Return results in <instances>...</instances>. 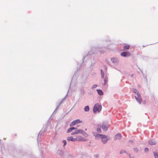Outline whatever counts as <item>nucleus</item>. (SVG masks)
Segmentation results:
<instances>
[{"label":"nucleus","mask_w":158,"mask_h":158,"mask_svg":"<svg viewBox=\"0 0 158 158\" xmlns=\"http://www.w3.org/2000/svg\"><path fill=\"white\" fill-rule=\"evenodd\" d=\"M92 134L96 139L98 140L100 139L104 144L106 143L109 139L108 137L104 135L97 134L94 131H92Z\"/></svg>","instance_id":"nucleus-1"},{"label":"nucleus","mask_w":158,"mask_h":158,"mask_svg":"<svg viewBox=\"0 0 158 158\" xmlns=\"http://www.w3.org/2000/svg\"><path fill=\"white\" fill-rule=\"evenodd\" d=\"M102 108V105L100 104H96L93 108V111L94 113H99L101 110Z\"/></svg>","instance_id":"nucleus-2"},{"label":"nucleus","mask_w":158,"mask_h":158,"mask_svg":"<svg viewBox=\"0 0 158 158\" xmlns=\"http://www.w3.org/2000/svg\"><path fill=\"white\" fill-rule=\"evenodd\" d=\"M135 97L137 101L140 104L142 101V99L140 94H139V92H137L136 95H135Z\"/></svg>","instance_id":"nucleus-3"},{"label":"nucleus","mask_w":158,"mask_h":158,"mask_svg":"<svg viewBox=\"0 0 158 158\" xmlns=\"http://www.w3.org/2000/svg\"><path fill=\"white\" fill-rule=\"evenodd\" d=\"M76 141H86V139L84 138L83 137L79 135H77L76 136Z\"/></svg>","instance_id":"nucleus-4"},{"label":"nucleus","mask_w":158,"mask_h":158,"mask_svg":"<svg viewBox=\"0 0 158 158\" xmlns=\"http://www.w3.org/2000/svg\"><path fill=\"white\" fill-rule=\"evenodd\" d=\"M82 122V121L80 120L79 119H77L73 121L70 124V126H74L79 123H81Z\"/></svg>","instance_id":"nucleus-5"},{"label":"nucleus","mask_w":158,"mask_h":158,"mask_svg":"<svg viewBox=\"0 0 158 158\" xmlns=\"http://www.w3.org/2000/svg\"><path fill=\"white\" fill-rule=\"evenodd\" d=\"M83 130L81 129H78L77 128L76 129L75 132L71 133V135H73L75 134H83Z\"/></svg>","instance_id":"nucleus-6"},{"label":"nucleus","mask_w":158,"mask_h":158,"mask_svg":"<svg viewBox=\"0 0 158 158\" xmlns=\"http://www.w3.org/2000/svg\"><path fill=\"white\" fill-rule=\"evenodd\" d=\"M108 127V126L107 124H103L102 126V128L104 131H106L107 130Z\"/></svg>","instance_id":"nucleus-7"},{"label":"nucleus","mask_w":158,"mask_h":158,"mask_svg":"<svg viewBox=\"0 0 158 158\" xmlns=\"http://www.w3.org/2000/svg\"><path fill=\"white\" fill-rule=\"evenodd\" d=\"M67 140L68 141H71L73 142H76L75 138H74L72 136H70L67 137Z\"/></svg>","instance_id":"nucleus-8"},{"label":"nucleus","mask_w":158,"mask_h":158,"mask_svg":"<svg viewBox=\"0 0 158 158\" xmlns=\"http://www.w3.org/2000/svg\"><path fill=\"white\" fill-rule=\"evenodd\" d=\"M111 60L114 63H115L118 61V60L117 58H112L111 59Z\"/></svg>","instance_id":"nucleus-9"},{"label":"nucleus","mask_w":158,"mask_h":158,"mask_svg":"<svg viewBox=\"0 0 158 158\" xmlns=\"http://www.w3.org/2000/svg\"><path fill=\"white\" fill-rule=\"evenodd\" d=\"M121 138V135L120 133H118L114 137V139H119Z\"/></svg>","instance_id":"nucleus-10"},{"label":"nucleus","mask_w":158,"mask_h":158,"mask_svg":"<svg viewBox=\"0 0 158 158\" xmlns=\"http://www.w3.org/2000/svg\"><path fill=\"white\" fill-rule=\"evenodd\" d=\"M94 131L96 133L99 134L98 133H101L102 132V130L100 128L98 127L97 129L94 130L93 131Z\"/></svg>","instance_id":"nucleus-11"},{"label":"nucleus","mask_w":158,"mask_h":158,"mask_svg":"<svg viewBox=\"0 0 158 158\" xmlns=\"http://www.w3.org/2000/svg\"><path fill=\"white\" fill-rule=\"evenodd\" d=\"M156 143V141L154 140H150L149 142V144L150 145H155Z\"/></svg>","instance_id":"nucleus-12"},{"label":"nucleus","mask_w":158,"mask_h":158,"mask_svg":"<svg viewBox=\"0 0 158 158\" xmlns=\"http://www.w3.org/2000/svg\"><path fill=\"white\" fill-rule=\"evenodd\" d=\"M97 91L98 92V94L100 95H102L103 94V93L102 90H100V89H97Z\"/></svg>","instance_id":"nucleus-13"},{"label":"nucleus","mask_w":158,"mask_h":158,"mask_svg":"<svg viewBox=\"0 0 158 158\" xmlns=\"http://www.w3.org/2000/svg\"><path fill=\"white\" fill-rule=\"evenodd\" d=\"M127 53L126 52H123L121 54V56H122L125 57L127 56Z\"/></svg>","instance_id":"nucleus-14"},{"label":"nucleus","mask_w":158,"mask_h":158,"mask_svg":"<svg viewBox=\"0 0 158 158\" xmlns=\"http://www.w3.org/2000/svg\"><path fill=\"white\" fill-rule=\"evenodd\" d=\"M89 107L88 106H86L84 108V110L85 111L88 112L89 111Z\"/></svg>","instance_id":"nucleus-15"},{"label":"nucleus","mask_w":158,"mask_h":158,"mask_svg":"<svg viewBox=\"0 0 158 158\" xmlns=\"http://www.w3.org/2000/svg\"><path fill=\"white\" fill-rule=\"evenodd\" d=\"M130 48V46L129 45H126L124 47V49H129Z\"/></svg>","instance_id":"nucleus-16"},{"label":"nucleus","mask_w":158,"mask_h":158,"mask_svg":"<svg viewBox=\"0 0 158 158\" xmlns=\"http://www.w3.org/2000/svg\"><path fill=\"white\" fill-rule=\"evenodd\" d=\"M154 154L155 158H158V153L156 152H154Z\"/></svg>","instance_id":"nucleus-17"},{"label":"nucleus","mask_w":158,"mask_h":158,"mask_svg":"<svg viewBox=\"0 0 158 158\" xmlns=\"http://www.w3.org/2000/svg\"><path fill=\"white\" fill-rule=\"evenodd\" d=\"M84 136H85V137H87L88 136V135L85 132H84L83 131V134H82Z\"/></svg>","instance_id":"nucleus-18"},{"label":"nucleus","mask_w":158,"mask_h":158,"mask_svg":"<svg viewBox=\"0 0 158 158\" xmlns=\"http://www.w3.org/2000/svg\"><path fill=\"white\" fill-rule=\"evenodd\" d=\"M107 78H105L104 79V84L103 85H106V83L107 82Z\"/></svg>","instance_id":"nucleus-19"},{"label":"nucleus","mask_w":158,"mask_h":158,"mask_svg":"<svg viewBox=\"0 0 158 158\" xmlns=\"http://www.w3.org/2000/svg\"><path fill=\"white\" fill-rule=\"evenodd\" d=\"M62 142L64 143L63 146H64L67 143V142L66 140H64L62 141Z\"/></svg>","instance_id":"nucleus-20"},{"label":"nucleus","mask_w":158,"mask_h":158,"mask_svg":"<svg viewBox=\"0 0 158 158\" xmlns=\"http://www.w3.org/2000/svg\"><path fill=\"white\" fill-rule=\"evenodd\" d=\"M72 131L71 128H70L68 129L67 131V133H68L71 132Z\"/></svg>","instance_id":"nucleus-21"},{"label":"nucleus","mask_w":158,"mask_h":158,"mask_svg":"<svg viewBox=\"0 0 158 158\" xmlns=\"http://www.w3.org/2000/svg\"><path fill=\"white\" fill-rule=\"evenodd\" d=\"M98 85H97L95 84L92 87V89H94L96 88L97 87Z\"/></svg>","instance_id":"nucleus-22"},{"label":"nucleus","mask_w":158,"mask_h":158,"mask_svg":"<svg viewBox=\"0 0 158 158\" xmlns=\"http://www.w3.org/2000/svg\"><path fill=\"white\" fill-rule=\"evenodd\" d=\"M101 76L102 78H103L104 76V73L103 72H102V70H101Z\"/></svg>","instance_id":"nucleus-23"},{"label":"nucleus","mask_w":158,"mask_h":158,"mask_svg":"<svg viewBox=\"0 0 158 158\" xmlns=\"http://www.w3.org/2000/svg\"><path fill=\"white\" fill-rule=\"evenodd\" d=\"M134 150L136 152H138L139 151V149L137 148H135L134 149Z\"/></svg>","instance_id":"nucleus-24"},{"label":"nucleus","mask_w":158,"mask_h":158,"mask_svg":"<svg viewBox=\"0 0 158 158\" xmlns=\"http://www.w3.org/2000/svg\"><path fill=\"white\" fill-rule=\"evenodd\" d=\"M148 149L147 148H145L144 149V151L145 152H147L148 151Z\"/></svg>","instance_id":"nucleus-25"},{"label":"nucleus","mask_w":158,"mask_h":158,"mask_svg":"<svg viewBox=\"0 0 158 158\" xmlns=\"http://www.w3.org/2000/svg\"><path fill=\"white\" fill-rule=\"evenodd\" d=\"M126 152L125 151L123 150H122L120 152V154H122V153H124V152Z\"/></svg>","instance_id":"nucleus-26"},{"label":"nucleus","mask_w":158,"mask_h":158,"mask_svg":"<svg viewBox=\"0 0 158 158\" xmlns=\"http://www.w3.org/2000/svg\"><path fill=\"white\" fill-rule=\"evenodd\" d=\"M71 128L72 131L73 130H76L77 128H75V127H71Z\"/></svg>","instance_id":"nucleus-27"},{"label":"nucleus","mask_w":158,"mask_h":158,"mask_svg":"<svg viewBox=\"0 0 158 158\" xmlns=\"http://www.w3.org/2000/svg\"><path fill=\"white\" fill-rule=\"evenodd\" d=\"M59 153L60 154V155H62V153H63V152H62L60 150L59 151Z\"/></svg>","instance_id":"nucleus-28"},{"label":"nucleus","mask_w":158,"mask_h":158,"mask_svg":"<svg viewBox=\"0 0 158 158\" xmlns=\"http://www.w3.org/2000/svg\"><path fill=\"white\" fill-rule=\"evenodd\" d=\"M137 90L136 89H134V90H133V92L134 93H136L137 92Z\"/></svg>","instance_id":"nucleus-29"},{"label":"nucleus","mask_w":158,"mask_h":158,"mask_svg":"<svg viewBox=\"0 0 158 158\" xmlns=\"http://www.w3.org/2000/svg\"><path fill=\"white\" fill-rule=\"evenodd\" d=\"M65 98H66V97H65L63 99H62V101H63L65 99Z\"/></svg>","instance_id":"nucleus-30"},{"label":"nucleus","mask_w":158,"mask_h":158,"mask_svg":"<svg viewBox=\"0 0 158 158\" xmlns=\"http://www.w3.org/2000/svg\"><path fill=\"white\" fill-rule=\"evenodd\" d=\"M58 109V107H56V110H57Z\"/></svg>","instance_id":"nucleus-31"},{"label":"nucleus","mask_w":158,"mask_h":158,"mask_svg":"<svg viewBox=\"0 0 158 158\" xmlns=\"http://www.w3.org/2000/svg\"><path fill=\"white\" fill-rule=\"evenodd\" d=\"M40 132L39 133V134H38V136L39 135H40Z\"/></svg>","instance_id":"nucleus-32"},{"label":"nucleus","mask_w":158,"mask_h":158,"mask_svg":"<svg viewBox=\"0 0 158 158\" xmlns=\"http://www.w3.org/2000/svg\"><path fill=\"white\" fill-rule=\"evenodd\" d=\"M129 157H130V158H131V156H130V155H129Z\"/></svg>","instance_id":"nucleus-33"},{"label":"nucleus","mask_w":158,"mask_h":158,"mask_svg":"<svg viewBox=\"0 0 158 158\" xmlns=\"http://www.w3.org/2000/svg\"><path fill=\"white\" fill-rule=\"evenodd\" d=\"M90 53V54H92V53Z\"/></svg>","instance_id":"nucleus-34"},{"label":"nucleus","mask_w":158,"mask_h":158,"mask_svg":"<svg viewBox=\"0 0 158 158\" xmlns=\"http://www.w3.org/2000/svg\"><path fill=\"white\" fill-rule=\"evenodd\" d=\"M87 130V129H85V130L86 131Z\"/></svg>","instance_id":"nucleus-35"}]
</instances>
